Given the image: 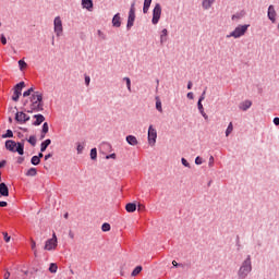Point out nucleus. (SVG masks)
I'll use <instances>...</instances> for the list:
<instances>
[{
  "label": "nucleus",
  "mask_w": 279,
  "mask_h": 279,
  "mask_svg": "<svg viewBox=\"0 0 279 279\" xmlns=\"http://www.w3.org/2000/svg\"><path fill=\"white\" fill-rule=\"evenodd\" d=\"M158 138V132L154 129V125H149L148 128V145L154 147L156 145V140Z\"/></svg>",
  "instance_id": "obj_9"
},
{
  "label": "nucleus",
  "mask_w": 279,
  "mask_h": 279,
  "mask_svg": "<svg viewBox=\"0 0 279 279\" xmlns=\"http://www.w3.org/2000/svg\"><path fill=\"white\" fill-rule=\"evenodd\" d=\"M1 43L2 45H8V39L5 38L4 35L1 36Z\"/></svg>",
  "instance_id": "obj_47"
},
{
  "label": "nucleus",
  "mask_w": 279,
  "mask_h": 279,
  "mask_svg": "<svg viewBox=\"0 0 279 279\" xmlns=\"http://www.w3.org/2000/svg\"><path fill=\"white\" fill-rule=\"evenodd\" d=\"M24 161H25V158L23 157L17 158V165H23Z\"/></svg>",
  "instance_id": "obj_50"
},
{
  "label": "nucleus",
  "mask_w": 279,
  "mask_h": 279,
  "mask_svg": "<svg viewBox=\"0 0 279 279\" xmlns=\"http://www.w3.org/2000/svg\"><path fill=\"white\" fill-rule=\"evenodd\" d=\"M20 70L23 71V69H27V63L24 60L19 61Z\"/></svg>",
  "instance_id": "obj_34"
},
{
  "label": "nucleus",
  "mask_w": 279,
  "mask_h": 279,
  "mask_svg": "<svg viewBox=\"0 0 279 279\" xmlns=\"http://www.w3.org/2000/svg\"><path fill=\"white\" fill-rule=\"evenodd\" d=\"M135 5H136V2H132L131 9L129 11V19H128V24H126L128 29H131L132 27H134V21L136 20Z\"/></svg>",
  "instance_id": "obj_5"
},
{
  "label": "nucleus",
  "mask_w": 279,
  "mask_h": 279,
  "mask_svg": "<svg viewBox=\"0 0 279 279\" xmlns=\"http://www.w3.org/2000/svg\"><path fill=\"white\" fill-rule=\"evenodd\" d=\"M86 86H90V76H85Z\"/></svg>",
  "instance_id": "obj_46"
},
{
  "label": "nucleus",
  "mask_w": 279,
  "mask_h": 279,
  "mask_svg": "<svg viewBox=\"0 0 279 279\" xmlns=\"http://www.w3.org/2000/svg\"><path fill=\"white\" fill-rule=\"evenodd\" d=\"M31 162H32V165H35V166L40 165V157L33 156L31 159Z\"/></svg>",
  "instance_id": "obj_27"
},
{
  "label": "nucleus",
  "mask_w": 279,
  "mask_h": 279,
  "mask_svg": "<svg viewBox=\"0 0 279 279\" xmlns=\"http://www.w3.org/2000/svg\"><path fill=\"white\" fill-rule=\"evenodd\" d=\"M57 247H58V236H56V233H53L52 239H49L46 241L44 250H46L47 252H51V250H56Z\"/></svg>",
  "instance_id": "obj_8"
},
{
  "label": "nucleus",
  "mask_w": 279,
  "mask_h": 279,
  "mask_svg": "<svg viewBox=\"0 0 279 279\" xmlns=\"http://www.w3.org/2000/svg\"><path fill=\"white\" fill-rule=\"evenodd\" d=\"M181 162H182L183 167H191V163H189V161L184 158L181 159Z\"/></svg>",
  "instance_id": "obj_41"
},
{
  "label": "nucleus",
  "mask_w": 279,
  "mask_h": 279,
  "mask_svg": "<svg viewBox=\"0 0 279 279\" xmlns=\"http://www.w3.org/2000/svg\"><path fill=\"white\" fill-rule=\"evenodd\" d=\"M240 108L245 112V110H250L252 108V101L245 100L240 105Z\"/></svg>",
  "instance_id": "obj_18"
},
{
  "label": "nucleus",
  "mask_w": 279,
  "mask_h": 279,
  "mask_svg": "<svg viewBox=\"0 0 279 279\" xmlns=\"http://www.w3.org/2000/svg\"><path fill=\"white\" fill-rule=\"evenodd\" d=\"M82 5L85 10H88V12H93V0H82Z\"/></svg>",
  "instance_id": "obj_15"
},
{
  "label": "nucleus",
  "mask_w": 279,
  "mask_h": 279,
  "mask_svg": "<svg viewBox=\"0 0 279 279\" xmlns=\"http://www.w3.org/2000/svg\"><path fill=\"white\" fill-rule=\"evenodd\" d=\"M215 3V0H203L204 10H209V8Z\"/></svg>",
  "instance_id": "obj_23"
},
{
  "label": "nucleus",
  "mask_w": 279,
  "mask_h": 279,
  "mask_svg": "<svg viewBox=\"0 0 279 279\" xmlns=\"http://www.w3.org/2000/svg\"><path fill=\"white\" fill-rule=\"evenodd\" d=\"M203 160L201 157H196L195 165H202Z\"/></svg>",
  "instance_id": "obj_49"
},
{
  "label": "nucleus",
  "mask_w": 279,
  "mask_h": 279,
  "mask_svg": "<svg viewBox=\"0 0 279 279\" xmlns=\"http://www.w3.org/2000/svg\"><path fill=\"white\" fill-rule=\"evenodd\" d=\"M53 29H54L56 36L58 37L62 36L64 32V27L62 26V19H60V16L54 17Z\"/></svg>",
  "instance_id": "obj_7"
},
{
  "label": "nucleus",
  "mask_w": 279,
  "mask_h": 279,
  "mask_svg": "<svg viewBox=\"0 0 279 279\" xmlns=\"http://www.w3.org/2000/svg\"><path fill=\"white\" fill-rule=\"evenodd\" d=\"M24 106H27V112H43L44 110V102H43V94L40 92H34L29 100L24 102Z\"/></svg>",
  "instance_id": "obj_1"
},
{
  "label": "nucleus",
  "mask_w": 279,
  "mask_h": 279,
  "mask_svg": "<svg viewBox=\"0 0 279 279\" xmlns=\"http://www.w3.org/2000/svg\"><path fill=\"white\" fill-rule=\"evenodd\" d=\"M267 16L271 23H276V16H278V13H276V9L274 8L272 4L268 7V13Z\"/></svg>",
  "instance_id": "obj_12"
},
{
  "label": "nucleus",
  "mask_w": 279,
  "mask_h": 279,
  "mask_svg": "<svg viewBox=\"0 0 279 279\" xmlns=\"http://www.w3.org/2000/svg\"><path fill=\"white\" fill-rule=\"evenodd\" d=\"M76 151L77 154H82L84 151V145L77 144Z\"/></svg>",
  "instance_id": "obj_40"
},
{
  "label": "nucleus",
  "mask_w": 279,
  "mask_h": 279,
  "mask_svg": "<svg viewBox=\"0 0 279 279\" xmlns=\"http://www.w3.org/2000/svg\"><path fill=\"white\" fill-rule=\"evenodd\" d=\"M251 271H252V257L247 256V258L242 263V266L239 269L238 276L241 279H245L247 278Z\"/></svg>",
  "instance_id": "obj_3"
},
{
  "label": "nucleus",
  "mask_w": 279,
  "mask_h": 279,
  "mask_svg": "<svg viewBox=\"0 0 279 279\" xmlns=\"http://www.w3.org/2000/svg\"><path fill=\"white\" fill-rule=\"evenodd\" d=\"M51 156H53L52 154H48L45 156V160H49V158H51Z\"/></svg>",
  "instance_id": "obj_59"
},
{
  "label": "nucleus",
  "mask_w": 279,
  "mask_h": 279,
  "mask_svg": "<svg viewBox=\"0 0 279 279\" xmlns=\"http://www.w3.org/2000/svg\"><path fill=\"white\" fill-rule=\"evenodd\" d=\"M32 243V250L34 251V255L36 256L38 254V251H36V241L31 240Z\"/></svg>",
  "instance_id": "obj_39"
},
{
  "label": "nucleus",
  "mask_w": 279,
  "mask_h": 279,
  "mask_svg": "<svg viewBox=\"0 0 279 279\" xmlns=\"http://www.w3.org/2000/svg\"><path fill=\"white\" fill-rule=\"evenodd\" d=\"M232 130H234V126L232 125V122H230L226 130V136H230V134H232Z\"/></svg>",
  "instance_id": "obj_28"
},
{
  "label": "nucleus",
  "mask_w": 279,
  "mask_h": 279,
  "mask_svg": "<svg viewBox=\"0 0 279 279\" xmlns=\"http://www.w3.org/2000/svg\"><path fill=\"white\" fill-rule=\"evenodd\" d=\"M29 116H27V113L23 112V111H17L15 113V121L17 123H20L21 125L27 123V121H29Z\"/></svg>",
  "instance_id": "obj_11"
},
{
  "label": "nucleus",
  "mask_w": 279,
  "mask_h": 279,
  "mask_svg": "<svg viewBox=\"0 0 279 279\" xmlns=\"http://www.w3.org/2000/svg\"><path fill=\"white\" fill-rule=\"evenodd\" d=\"M5 206H8V202L1 201L0 202V207L5 208Z\"/></svg>",
  "instance_id": "obj_52"
},
{
  "label": "nucleus",
  "mask_w": 279,
  "mask_h": 279,
  "mask_svg": "<svg viewBox=\"0 0 279 279\" xmlns=\"http://www.w3.org/2000/svg\"><path fill=\"white\" fill-rule=\"evenodd\" d=\"M214 162H215V157L211 156V157L209 158V166H213Z\"/></svg>",
  "instance_id": "obj_55"
},
{
  "label": "nucleus",
  "mask_w": 279,
  "mask_h": 279,
  "mask_svg": "<svg viewBox=\"0 0 279 279\" xmlns=\"http://www.w3.org/2000/svg\"><path fill=\"white\" fill-rule=\"evenodd\" d=\"M51 145V140H46L40 145V151H47V148Z\"/></svg>",
  "instance_id": "obj_20"
},
{
  "label": "nucleus",
  "mask_w": 279,
  "mask_h": 279,
  "mask_svg": "<svg viewBox=\"0 0 279 279\" xmlns=\"http://www.w3.org/2000/svg\"><path fill=\"white\" fill-rule=\"evenodd\" d=\"M41 132L43 134H47L49 132V124L47 122L43 124Z\"/></svg>",
  "instance_id": "obj_36"
},
{
  "label": "nucleus",
  "mask_w": 279,
  "mask_h": 279,
  "mask_svg": "<svg viewBox=\"0 0 279 279\" xmlns=\"http://www.w3.org/2000/svg\"><path fill=\"white\" fill-rule=\"evenodd\" d=\"M97 34H98L99 38H101L102 40H106V34H104V32L98 31Z\"/></svg>",
  "instance_id": "obj_42"
},
{
  "label": "nucleus",
  "mask_w": 279,
  "mask_h": 279,
  "mask_svg": "<svg viewBox=\"0 0 279 279\" xmlns=\"http://www.w3.org/2000/svg\"><path fill=\"white\" fill-rule=\"evenodd\" d=\"M274 123H275V125H279V118H275Z\"/></svg>",
  "instance_id": "obj_57"
},
{
  "label": "nucleus",
  "mask_w": 279,
  "mask_h": 279,
  "mask_svg": "<svg viewBox=\"0 0 279 279\" xmlns=\"http://www.w3.org/2000/svg\"><path fill=\"white\" fill-rule=\"evenodd\" d=\"M90 158L92 160H97V148H92Z\"/></svg>",
  "instance_id": "obj_30"
},
{
  "label": "nucleus",
  "mask_w": 279,
  "mask_h": 279,
  "mask_svg": "<svg viewBox=\"0 0 279 279\" xmlns=\"http://www.w3.org/2000/svg\"><path fill=\"white\" fill-rule=\"evenodd\" d=\"M206 99V90H204L198 100L204 101Z\"/></svg>",
  "instance_id": "obj_48"
},
{
  "label": "nucleus",
  "mask_w": 279,
  "mask_h": 279,
  "mask_svg": "<svg viewBox=\"0 0 279 279\" xmlns=\"http://www.w3.org/2000/svg\"><path fill=\"white\" fill-rule=\"evenodd\" d=\"M43 156H44L43 153H39L37 158H39V160H40V158H43Z\"/></svg>",
  "instance_id": "obj_62"
},
{
  "label": "nucleus",
  "mask_w": 279,
  "mask_h": 279,
  "mask_svg": "<svg viewBox=\"0 0 279 279\" xmlns=\"http://www.w3.org/2000/svg\"><path fill=\"white\" fill-rule=\"evenodd\" d=\"M172 265H173V267H178V262L173 260Z\"/></svg>",
  "instance_id": "obj_61"
},
{
  "label": "nucleus",
  "mask_w": 279,
  "mask_h": 279,
  "mask_svg": "<svg viewBox=\"0 0 279 279\" xmlns=\"http://www.w3.org/2000/svg\"><path fill=\"white\" fill-rule=\"evenodd\" d=\"M110 158H112L113 160L117 159V154L113 153V154H111V155H107V156H106V159H107V160H110Z\"/></svg>",
  "instance_id": "obj_43"
},
{
  "label": "nucleus",
  "mask_w": 279,
  "mask_h": 279,
  "mask_svg": "<svg viewBox=\"0 0 279 279\" xmlns=\"http://www.w3.org/2000/svg\"><path fill=\"white\" fill-rule=\"evenodd\" d=\"M49 271H50V274H57V271H58V264L51 263L50 266H49Z\"/></svg>",
  "instance_id": "obj_25"
},
{
  "label": "nucleus",
  "mask_w": 279,
  "mask_h": 279,
  "mask_svg": "<svg viewBox=\"0 0 279 279\" xmlns=\"http://www.w3.org/2000/svg\"><path fill=\"white\" fill-rule=\"evenodd\" d=\"M187 99H194L193 92L187 93Z\"/></svg>",
  "instance_id": "obj_53"
},
{
  "label": "nucleus",
  "mask_w": 279,
  "mask_h": 279,
  "mask_svg": "<svg viewBox=\"0 0 279 279\" xmlns=\"http://www.w3.org/2000/svg\"><path fill=\"white\" fill-rule=\"evenodd\" d=\"M168 31H167V28H163L162 31H161V35H160V43L162 44V43H167V36H168Z\"/></svg>",
  "instance_id": "obj_24"
},
{
  "label": "nucleus",
  "mask_w": 279,
  "mask_h": 279,
  "mask_svg": "<svg viewBox=\"0 0 279 279\" xmlns=\"http://www.w3.org/2000/svg\"><path fill=\"white\" fill-rule=\"evenodd\" d=\"M197 106H198L199 112H202V110H204V105H202V101L199 99H198Z\"/></svg>",
  "instance_id": "obj_44"
},
{
  "label": "nucleus",
  "mask_w": 279,
  "mask_h": 279,
  "mask_svg": "<svg viewBox=\"0 0 279 279\" xmlns=\"http://www.w3.org/2000/svg\"><path fill=\"white\" fill-rule=\"evenodd\" d=\"M4 279H10V271H7V272L4 274Z\"/></svg>",
  "instance_id": "obj_58"
},
{
  "label": "nucleus",
  "mask_w": 279,
  "mask_h": 279,
  "mask_svg": "<svg viewBox=\"0 0 279 279\" xmlns=\"http://www.w3.org/2000/svg\"><path fill=\"white\" fill-rule=\"evenodd\" d=\"M5 167V160L0 161V169H3Z\"/></svg>",
  "instance_id": "obj_56"
},
{
  "label": "nucleus",
  "mask_w": 279,
  "mask_h": 279,
  "mask_svg": "<svg viewBox=\"0 0 279 279\" xmlns=\"http://www.w3.org/2000/svg\"><path fill=\"white\" fill-rule=\"evenodd\" d=\"M14 136V133L12 130H7V133L2 136V138H12Z\"/></svg>",
  "instance_id": "obj_32"
},
{
  "label": "nucleus",
  "mask_w": 279,
  "mask_h": 279,
  "mask_svg": "<svg viewBox=\"0 0 279 279\" xmlns=\"http://www.w3.org/2000/svg\"><path fill=\"white\" fill-rule=\"evenodd\" d=\"M126 213H136V204L134 203H129L125 206Z\"/></svg>",
  "instance_id": "obj_19"
},
{
  "label": "nucleus",
  "mask_w": 279,
  "mask_h": 279,
  "mask_svg": "<svg viewBox=\"0 0 279 279\" xmlns=\"http://www.w3.org/2000/svg\"><path fill=\"white\" fill-rule=\"evenodd\" d=\"M126 143H129V145L136 146L138 145V140L134 135H128Z\"/></svg>",
  "instance_id": "obj_16"
},
{
  "label": "nucleus",
  "mask_w": 279,
  "mask_h": 279,
  "mask_svg": "<svg viewBox=\"0 0 279 279\" xmlns=\"http://www.w3.org/2000/svg\"><path fill=\"white\" fill-rule=\"evenodd\" d=\"M2 235L5 243H10V241L12 240V236H10L8 232H2Z\"/></svg>",
  "instance_id": "obj_35"
},
{
  "label": "nucleus",
  "mask_w": 279,
  "mask_h": 279,
  "mask_svg": "<svg viewBox=\"0 0 279 279\" xmlns=\"http://www.w3.org/2000/svg\"><path fill=\"white\" fill-rule=\"evenodd\" d=\"M28 143H29L33 147H36V136L32 135V136L28 138Z\"/></svg>",
  "instance_id": "obj_37"
},
{
  "label": "nucleus",
  "mask_w": 279,
  "mask_h": 279,
  "mask_svg": "<svg viewBox=\"0 0 279 279\" xmlns=\"http://www.w3.org/2000/svg\"><path fill=\"white\" fill-rule=\"evenodd\" d=\"M151 7V0H144L143 13L147 14L149 8Z\"/></svg>",
  "instance_id": "obj_21"
},
{
  "label": "nucleus",
  "mask_w": 279,
  "mask_h": 279,
  "mask_svg": "<svg viewBox=\"0 0 279 279\" xmlns=\"http://www.w3.org/2000/svg\"><path fill=\"white\" fill-rule=\"evenodd\" d=\"M202 117H204V119L208 120V114H206V112L204 111V109L202 111H199Z\"/></svg>",
  "instance_id": "obj_51"
},
{
  "label": "nucleus",
  "mask_w": 279,
  "mask_h": 279,
  "mask_svg": "<svg viewBox=\"0 0 279 279\" xmlns=\"http://www.w3.org/2000/svg\"><path fill=\"white\" fill-rule=\"evenodd\" d=\"M156 99H157L156 108H157L158 112H162V102L158 98H156Z\"/></svg>",
  "instance_id": "obj_33"
},
{
  "label": "nucleus",
  "mask_w": 279,
  "mask_h": 279,
  "mask_svg": "<svg viewBox=\"0 0 279 279\" xmlns=\"http://www.w3.org/2000/svg\"><path fill=\"white\" fill-rule=\"evenodd\" d=\"M123 80L124 82H126L129 93H132V81L130 80V77H124Z\"/></svg>",
  "instance_id": "obj_26"
},
{
  "label": "nucleus",
  "mask_w": 279,
  "mask_h": 279,
  "mask_svg": "<svg viewBox=\"0 0 279 279\" xmlns=\"http://www.w3.org/2000/svg\"><path fill=\"white\" fill-rule=\"evenodd\" d=\"M5 148L13 154L19 153L20 156L25 154V144L24 143H16L15 141L8 140L5 142Z\"/></svg>",
  "instance_id": "obj_2"
},
{
  "label": "nucleus",
  "mask_w": 279,
  "mask_h": 279,
  "mask_svg": "<svg viewBox=\"0 0 279 279\" xmlns=\"http://www.w3.org/2000/svg\"><path fill=\"white\" fill-rule=\"evenodd\" d=\"M160 16H162V7L160 5V3H157L155 4V8L153 10V19H151L153 25H158L160 21Z\"/></svg>",
  "instance_id": "obj_6"
},
{
  "label": "nucleus",
  "mask_w": 279,
  "mask_h": 279,
  "mask_svg": "<svg viewBox=\"0 0 279 279\" xmlns=\"http://www.w3.org/2000/svg\"><path fill=\"white\" fill-rule=\"evenodd\" d=\"M0 195H2V197H8L10 195V190L5 183H0Z\"/></svg>",
  "instance_id": "obj_13"
},
{
  "label": "nucleus",
  "mask_w": 279,
  "mask_h": 279,
  "mask_svg": "<svg viewBox=\"0 0 279 279\" xmlns=\"http://www.w3.org/2000/svg\"><path fill=\"white\" fill-rule=\"evenodd\" d=\"M142 208H145L143 205H138V210H142Z\"/></svg>",
  "instance_id": "obj_63"
},
{
  "label": "nucleus",
  "mask_w": 279,
  "mask_h": 279,
  "mask_svg": "<svg viewBox=\"0 0 279 279\" xmlns=\"http://www.w3.org/2000/svg\"><path fill=\"white\" fill-rule=\"evenodd\" d=\"M143 271V267L142 266H136L134 268V270L132 271V276H138V274Z\"/></svg>",
  "instance_id": "obj_29"
},
{
  "label": "nucleus",
  "mask_w": 279,
  "mask_h": 279,
  "mask_svg": "<svg viewBox=\"0 0 279 279\" xmlns=\"http://www.w3.org/2000/svg\"><path fill=\"white\" fill-rule=\"evenodd\" d=\"M32 93L34 94V87H31L28 90L23 93V97H29V95H32Z\"/></svg>",
  "instance_id": "obj_38"
},
{
  "label": "nucleus",
  "mask_w": 279,
  "mask_h": 279,
  "mask_svg": "<svg viewBox=\"0 0 279 279\" xmlns=\"http://www.w3.org/2000/svg\"><path fill=\"white\" fill-rule=\"evenodd\" d=\"M101 230H102V232H110V223L105 222V223L101 226Z\"/></svg>",
  "instance_id": "obj_31"
},
{
  "label": "nucleus",
  "mask_w": 279,
  "mask_h": 279,
  "mask_svg": "<svg viewBox=\"0 0 279 279\" xmlns=\"http://www.w3.org/2000/svg\"><path fill=\"white\" fill-rule=\"evenodd\" d=\"M113 27H121V16L117 13L112 19Z\"/></svg>",
  "instance_id": "obj_17"
},
{
  "label": "nucleus",
  "mask_w": 279,
  "mask_h": 279,
  "mask_svg": "<svg viewBox=\"0 0 279 279\" xmlns=\"http://www.w3.org/2000/svg\"><path fill=\"white\" fill-rule=\"evenodd\" d=\"M23 88H25V82H20L19 84L15 85L13 96H12V99L14 101H19L22 95Z\"/></svg>",
  "instance_id": "obj_10"
},
{
  "label": "nucleus",
  "mask_w": 279,
  "mask_h": 279,
  "mask_svg": "<svg viewBox=\"0 0 279 279\" xmlns=\"http://www.w3.org/2000/svg\"><path fill=\"white\" fill-rule=\"evenodd\" d=\"M34 119H36V121L33 122V125L38 126V125H40L45 121V116H43L40 113L39 114H35Z\"/></svg>",
  "instance_id": "obj_14"
},
{
  "label": "nucleus",
  "mask_w": 279,
  "mask_h": 279,
  "mask_svg": "<svg viewBox=\"0 0 279 279\" xmlns=\"http://www.w3.org/2000/svg\"><path fill=\"white\" fill-rule=\"evenodd\" d=\"M248 28H250V24L239 25L238 27L234 28L233 32L227 35V38H241V36H245Z\"/></svg>",
  "instance_id": "obj_4"
},
{
  "label": "nucleus",
  "mask_w": 279,
  "mask_h": 279,
  "mask_svg": "<svg viewBox=\"0 0 279 279\" xmlns=\"http://www.w3.org/2000/svg\"><path fill=\"white\" fill-rule=\"evenodd\" d=\"M45 136H47V133H43V132H41L40 138L43 140V138H45Z\"/></svg>",
  "instance_id": "obj_60"
},
{
  "label": "nucleus",
  "mask_w": 279,
  "mask_h": 279,
  "mask_svg": "<svg viewBox=\"0 0 279 279\" xmlns=\"http://www.w3.org/2000/svg\"><path fill=\"white\" fill-rule=\"evenodd\" d=\"M64 218H65V219H69V214H65V215H64Z\"/></svg>",
  "instance_id": "obj_64"
},
{
  "label": "nucleus",
  "mask_w": 279,
  "mask_h": 279,
  "mask_svg": "<svg viewBox=\"0 0 279 279\" xmlns=\"http://www.w3.org/2000/svg\"><path fill=\"white\" fill-rule=\"evenodd\" d=\"M239 20H241V14L232 15V21H239Z\"/></svg>",
  "instance_id": "obj_45"
},
{
  "label": "nucleus",
  "mask_w": 279,
  "mask_h": 279,
  "mask_svg": "<svg viewBox=\"0 0 279 279\" xmlns=\"http://www.w3.org/2000/svg\"><path fill=\"white\" fill-rule=\"evenodd\" d=\"M38 174V170L36 168H29L26 172L28 178H34Z\"/></svg>",
  "instance_id": "obj_22"
},
{
  "label": "nucleus",
  "mask_w": 279,
  "mask_h": 279,
  "mask_svg": "<svg viewBox=\"0 0 279 279\" xmlns=\"http://www.w3.org/2000/svg\"><path fill=\"white\" fill-rule=\"evenodd\" d=\"M191 88H193V82L190 81V82L187 83V90H191Z\"/></svg>",
  "instance_id": "obj_54"
}]
</instances>
